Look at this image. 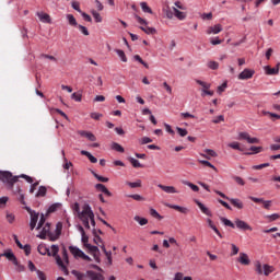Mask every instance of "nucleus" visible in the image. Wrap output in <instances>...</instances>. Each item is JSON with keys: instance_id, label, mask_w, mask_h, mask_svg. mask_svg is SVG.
<instances>
[{"instance_id": "obj_62", "label": "nucleus", "mask_w": 280, "mask_h": 280, "mask_svg": "<svg viewBox=\"0 0 280 280\" xmlns=\"http://www.w3.org/2000/svg\"><path fill=\"white\" fill-rule=\"evenodd\" d=\"M62 259H63V265L69 264V254L67 253V248L62 249Z\"/></svg>"}, {"instance_id": "obj_53", "label": "nucleus", "mask_w": 280, "mask_h": 280, "mask_svg": "<svg viewBox=\"0 0 280 280\" xmlns=\"http://www.w3.org/2000/svg\"><path fill=\"white\" fill-rule=\"evenodd\" d=\"M184 185H186L187 187H190L192 191H200V188L196 186V184H191L190 182H184Z\"/></svg>"}, {"instance_id": "obj_14", "label": "nucleus", "mask_w": 280, "mask_h": 280, "mask_svg": "<svg viewBox=\"0 0 280 280\" xmlns=\"http://www.w3.org/2000/svg\"><path fill=\"white\" fill-rule=\"evenodd\" d=\"M165 207H168V209H175V211H178L179 213H189V209L187 207H182L178 205H171V203H165Z\"/></svg>"}, {"instance_id": "obj_34", "label": "nucleus", "mask_w": 280, "mask_h": 280, "mask_svg": "<svg viewBox=\"0 0 280 280\" xmlns=\"http://www.w3.org/2000/svg\"><path fill=\"white\" fill-rule=\"evenodd\" d=\"M37 250L39 255H51V252H49V248H46L45 245H38Z\"/></svg>"}, {"instance_id": "obj_55", "label": "nucleus", "mask_w": 280, "mask_h": 280, "mask_svg": "<svg viewBox=\"0 0 280 280\" xmlns=\"http://www.w3.org/2000/svg\"><path fill=\"white\" fill-rule=\"evenodd\" d=\"M94 178L98 179L100 183H108V178L107 177H103V176H100L97 173L95 172H92Z\"/></svg>"}, {"instance_id": "obj_26", "label": "nucleus", "mask_w": 280, "mask_h": 280, "mask_svg": "<svg viewBox=\"0 0 280 280\" xmlns=\"http://www.w3.org/2000/svg\"><path fill=\"white\" fill-rule=\"evenodd\" d=\"M66 19L69 25H71L72 27H78V20H75V16H73V14H67Z\"/></svg>"}, {"instance_id": "obj_23", "label": "nucleus", "mask_w": 280, "mask_h": 280, "mask_svg": "<svg viewBox=\"0 0 280 280\" xmlns=\"http://www.w3.org/2000/svg\"><path fill=\"white\" fill-rule=\"evenodd\" d=\"M228 200L236 209H244V202H242V200H240L238 198H229Z\"/></svg>"}, {"instance_id": "obj_50", "label": "nucleus", "mask_w": 280, "mask_h": 280, "mask_svg": "<svg viewBox=\"0 0 280 280\" xmlns=\"http://www.w3.org/2000/svg\"><path fill=\"white\" fill-rule=\"evenodd\" d=\"M129 161H130L132 167H143V165H141V162H139V160H137L135 158H129Z\"/></svg>"}, {"instance_id": "obj_52", "label": "nucleus", "mask_w": 280, "mask_h": 280, "mask_svg": "<svg viewBox=\"0 0 280 280\" xmlns=\"http://www.w3.org/2000/svg\"><path fill=\"white\" fill-rule=\"evenodd\" d=\"M279 218H280L279 213L266 215V219L269 220V222H275V221L279 220Z\"/></svg>"}, {"instance_id": "obj_4", "label": "nucleus", "mask_w": 280, "mask_h": 280, "mask_svg": "<svg viewBox=\"0 0 280 280\" xmlns=\"http://www.w3.org/2000/svg\"><path fill=\"white\" fill-rule=\"evenodd\" d=\"M255 270L257 275H264V277H270V275L275 272L276 268L272 265H269V264L261 265V261H256Z\"/></svg>"}, {"instance_id": "obj_51", "label": "nucleus", "mask_w": 280, "mask_h": 280, "mask_svg": "<svg viewBox=\"0 0 280 280\" xmlns=\"http://www.w3.org/2000/svg\"><path fill=\"white\" fill-rule=\"evenodd\" d=\"M78 30H79V32H81V34H83V36H89V28H86V26H83V25H79L78 24Z\"/></svg>"}, {"instance_id": "obj_21", "label": "nucleus", "mask_w": 280, "mask_h": 280, "mask_svg": "<svg viewBox=\"0 0 280 280\" xmlns=\"http://www.w3.org/2000/svg\"><path fill=\"white\" fill-rule=\"evenodd\" d=\"M101 248L106 256L108 266H113V252L106 250V246H104V244L101 245Z\"/></svg>"}, {"instance_id": "obj_57", "label": "nucleus", "mask_w": 280, "mask_h": 280, "mask_svg": "<svg viewBox=\"0 0 280 280\" xmlns=\"http://www.w3.org/2000/svg\"><path fill=\"white\" fill-rule=\"evenodd\" d=\"M231 248H232L231 257H235V255H237V253H240V247H237V245L232 243Z\"/></svg>"}, {"instance_id": "obj_58", "label": "nucleus", "mask_w": 280, "mask_h": 280, "mask_svg": "<svg viewBox=\"0 0 280 280\" xmlns=\"http://www.w3.org/2000/svg\"><path fill=\"white\" fill-rule=\"evenodd\" d=\"M174 5L176 8V10H187V5H185L183 2L180 1H176L174 2Z\"/></svg>"}, {"instance_id": "obj_1", "label": "nucleus", "mask_w": 280, "mask_h": 280, "mask_svg": "<svg viewBox=\"0 0 280 280\" xmlns=\"http://www.w3.org/2000/svg\"><path fill=\"white\" fill-rule=\"evenodd\" d=\"M73 211L78 213V218L79 220H81L85 229L90 230L91 226L95 229V213H93V209H91V206H89V203L83 205L80 210V203L75 202L73 205Z\"/></svg>"}, {"instance_id": "obj_63", "label": "nucleus", "mask_w": 280, "mask_h": 280, "mask_svg": "<svg viewBox=\"0 0 280 280\" xmlns=\"http://www.w3.org/2000/svg\"><path fill=\"white\" fill-rule=\"evenodd\" d=\"M203 152H205L206 154H208V156H210V159L218 156V153H215V151H213V150H211V149H206Z\"/></svg>"}, {"instance_id": "obj_56", "label": "nucleus", "mask_w": 280, "mask_h": 280, "mask_svg": "<svg viewBox=\"0 0 280 280\" xmlns=\"http://www.w3.org/2000/svg\"><path fill=\"white\" fill-rule=\"evenodd\" d=\"M228 145L229 148H232V150H238L240 152H242V147H240V142H231Z\"/></svg>"}, {"instance_id": "obj_36", "label": "nucleus", "mask_w": 280, "mask_h": 280, "mask_svg": "<svg viewBox=\"0 0 280 280\" xmlns=\"http://www.w3.org/2000/svg\"><path fill=\"white\" fill-rule=\"evenodd\" d=\"M47 195V188L45 186H40L38 191L36 192V198H43Z\"/></svg>"}, {"instance_id": "obj_10", "label": "nucleus", "mask_w": 280, "mask_h": 280, "mask_svg": "<svg viewBox=\"0 0 280 280\" xmlns=\"http://www.w3.org/2000/svg\"><path fill=\"white\" fill-rule=\"evenodd\" d=\"M235 226L241 231H253V228L248 223H246V221H243L241 219L235 220Z\"/></svg>"}, {"instance_id": "obj_13", "label": "nucleus", "mask_w": 280, "mask_h": 280, "mask_svg": "<svg viewBox=\"0 0 280 280\" xmlns=\"http://www.w3.org/2000/svg\"><path fill=\"white\" fill-rule=\"evenodd\" d=\"M279 66L280 63H277L275 68H270V66H265L264 71L266 75H278L279 74Z\"/></svg>"}, {"instance_id": "obj_25", "label": "nucleus", "mask_w": 280, "mask_h": 280, "mask_svg": "<svg viewBox=\"0 0 280 280\" xmlns=\"http://www.w3.org/2000/svg\"><path fill=\"white\" fill-rule=\"evenodd\" d=\"M261 114L269 117L271 119V121H277V120L280 119V115L276 114V113H271V112H268V110H262Z\"/></svg>"}, {"instance_id": "obj_46", "label": "nucleus", "mask_w": 280, "mask_h": 280, "mask_svg": "<svg viewBox=\"0 0 280 280\" xmlns=\"http://www.w3.org/2000/svg\"><path fill=\"white\" fill-rule=\"evenodd\" d=\"M128 198H132V200H137V202H143V200H145V197L141 196V195H128Z\"/></svg>"}, {"instance_id": "obj_60", "label": "nucleus", "mask_w": 280, "mask_h": 280, "mask_svg": "<svg viewBox=\"0 0 280 280\" xmlns=\"http://www.w3.org/2000/svg\"><path fill=\"white\" fill-rule=\"evenodd\" d=\"M176 130H177V135H179V137H187V135H188L187 129H183L180 127H176Z\"/></svg>"}, {"instance_id": "obj_61", "label": "nucleus", "mask_w": 280, "mask_h": 280, "mask_svg": "<svg viewBox=\"0 0 280 280\" xmlns=\"http://www.w3.org/2000/svg\"><path fill=\"white\" fill-rule=\"evenodd\" d=\"M71 5H72L73 10H75L77 12H79V14H81L82 9H80V2H78V1H72V2H71Z\"/></svg>"}, {"instance_id": "obj_37", "label": "nucleus", "mask_w": 280, "mask_h": 280, "mask_svg": "<svg viewBox=\"0 0 280 280\" xmlns=\"http://www.w3.org/2000/svg\"><path fill=\"white\" fill-rule=\"evenodd\" d=\"M46 220L47 219L45 218V214H40V219H39V222L36 228L37 231H40L47 224V223H45Z\"/></svg>"}, {"instance_id": "obj_41", "label": "nucleus", "mask_w": 280, "mask_h": 280, "mask_svg": "<svg viewBox=\"0 0 280 280\" xmlns=\"http://www.w3.org/2000/svg\"><path fill=\"white\" fill-rule=\"evenodd\" d=\"M133 60H136L137 62H140V65H143V67L145 69H150V66L148 65V62H145V61H143V59H141V56L135 55Z\"/></svg>"}, {"instance_id": "obj_7", "label": "nucleus", "mask_w": 280, "mask_h": 280, "mask_svg": "<svg viewBox=\"0 0 280 280\" xmlns=\"http://www.w3.org/2000/svg\"><path fill=\"white\" fill-rule=\"evenodd\" d=\"M238 141H247V143H259V138L250 137V133L242 131L238 133Z\"/></svg>"}, {"instance_id": "obj_28", "label": "nucleus", "mask_w": 280, "mask_h": 280, "mask_svg": "<svg viewBox=\"0 0 280 280\" xmlns=\"http://www.w3.org/2000/svg\"><path fill=\"white\" fill-rule=\"evenodd\" d=\"M195 82H196V84H199L200 88H202L201 91H205L207 89H211V83H207V82H205L202 80H199V79H196Z\"/></svg>"}, {"instance_id": "obj_44", "label": "nucleus", "mask_w": 280, "mask_h": 280, "mask_svg": "<svg viewBox=\"0 0 280 280\" xmlns=\"http://www.w3.org/2000/svg\"><path fill=\"white\" fill-rule=\"evenodd\" d=\"M173 280H192V279L189 276L184 277L183 272H177L175 273V277Z\"/></svg>"}, {"instance_id": "obj_64", "label": "nucleus", "mask_w": 280, "mask_h": 280, "mask_svg": "<svg viewBox=\"0 0 280 280\" xmlns=\"http://www.w3.org/2000/svg\"><path fill=\"white\" fill-rule=\"evenodd\" d=\"M36 275L39 280H47V276H45V272H43L40 270H36Z\"/></svg>"}, {"instance_id": "obj_24", "label": "nucleus", "mask_w": 280, "mask_h": 280, "mask_svg": "<svg viewBox=\"0 0 280 280\" xmlns=\"http://www.w3.org/2000/svg\"><path fill=\"white\" fill-rule=\"evenodd\" d=\"M79 135L81 137L88 138L89 141H97V137H95V135H93V132L81 130V131H79Z\"/></svg>"}, {"instance_id": "obj_8", "label": "nucleus", "mask_w": 280, "mask_h": 280, "mask_svg": "<svg viewBox=\"0 0 280 280\" xmlns=\"http://www.w3.org/2000/svg\"><path fill=\"white\" fill-rule=\"evenodd\" d=\"M85 248H88L90 255H93L96 264H100V261H102V259L100 258V247L98 246L90 244V245H86Z\"/></svg>"}, {"instance_id": "obj_27", "label": "nucleus", "mask_w": 280, "mask_h": 280, "mask_svg": "<svg viewBox=\"0 0 280 280\" xmlns=\"http://www.w3.org/2000/svg\"><path fill=\"white\" fill-rule=\"evenodd\" d=\"M207 223H208V226H210V229H212V231H214V233L219 237H222V233H220V230H218V228L215 226V224H213V221L211 219H207Z\"/></svg>"}, {"instance_id": "obj_29", "label": "nucleus", "mask_w": 280, "mask_h": 280, "mask_svg": "<svg viewBox=\"0 0 280 280\" xmlns=\"http://www.w3.org/2000/svg\"><path fill=\"white\" fill-rule=\"evenodd\" d=\"M81 154L83 156H86L89 161H91L92 163H97V158H94L93 154H91V152L82 150Z\"/></svg>"}, {"instance_id": "obj_48", "label": "nucleus", "mask_w": 280, "mask_h": 280, "mask_svg": "<svg viewBox=\"0 0 280 280\" xmlns=\"http://www.w3.org/2000/svg\"><path fill=\"white\" fill-rule=\"evenodd\" d=\"M60 207H62L61 203H54L48 208V213H54L56 211H58V209H60Z\"/></svg>"}, {"instance_id": "obj_33", "label": "nucleus", "mask_w": 280, "mask_h": 280, "mask_svg": "<svg viewBox=\"0 0 280 280\" xmlns=\"http://www.w3.org/2000/svg\"><path fill=\"white\" fill-rule=\"evenodd\" d=\"M135 222H138V224H140V226H145V224H148V219L143 218V217H139L136 215L133 218Z\"/></svg>"}, {"instance_id": "obj_5", "label": "nucleus", "mask_w": 280, "mask_h": 280, "mask_svg": "<svg viewBox=\"0 0 280 280\" xmlns=\"http://www.w3.org/2000/svg\"><path fill=\"white\" fill-rule=\"evenodd\" d=\"M59 250H60V247H58V245H51L50 255H52V257H55L56 264H57V266H59V268H61L62 272L66 276H68L69 275V269H67V265H65V262L62 261V258L60 257V255H58Z\"/></svg>"}, {"instance_id": "obj_31", "label": "nucleus", "mask_w": 280, "mask_h": 280, "mask_svg": "<svg viewBox=\"0 0 280 280\" xmlns=\"http://www.w3.org/2000/svg\"><path fill=\"white\" fill-rule=\"evenodd\" d=\"M142 12L147 14H153L152 9L148 5V2H140Z\"/></svg>"}, {"instance_id": "obj_16", "label": "nucleus", "mask_w": 280, "mask_h": 280, "mask_svg": "<svg viewBox=\"0 0 280 280\" xmlns=\"http://www.w3.org/2000/svg\"><path fill=\"white\" fill-rule=\"evenodd\" d=\"M85 275L90 280H104V276L102 273H97L93 270L86 271Z\"/></svg>"}, {"instance_id": "obj_19", "label": "nucleus", "mask_w": 280, "mask_h": 280, "mask_svg": "<svg viewBox=\"0 0 280 280\" xmlns=\"http://www.w3.org/2000/svg\"><path fill=\"white\" fill-rule=\"evenodd\" d=\"M158 187L165 191V194H178V190L174 186H165L163 184H159Z\"/></svg>"}, {"instance_id": "obj_54", "label": "nucleus", "mask_w": 280, "mask_h": 280, "mask_svg": "<svg viewBox=\"0 0 280 280\" xmlns=\"http://www.w3.org/2000/svg\"><path fill=\"white\" fill-rule=\"evenodd\" d=\"M148 143H152V139H151V138H149V137H143V138L139 139V144H140V145H145V144H148Z\"/></svg>"}, {"instance_id": "obj_3", "label": "nucleus", "mask_w": 280, "mask_h": 280, "mask_svg": "<svg viewBox=\"0 0 280 280\" xmlns=\"http://www.w3.org/2000/svg\"><path fill=\"white\" fill-rule=\"evenodd\" d=\"M0 180L8 187V189H12L15 183H19V176L12 175L9 171H1L0 172Z\"/></svg>"}, {"instance_id": "obj_2", "label": "nucleus", "mask_w": 280, "mask_h": 280, "mask_svg": "<svg viewBox=\"0 0 280 280\" xmlns=\"http://www.w3.org/2000/svg\"><path fill=\"white\" fill-rule=\"evenodd\" d=\"M60 235H62V222H58L56 224V229L54 232H51V224L46 223L40 230L39 234H37V237L39 240H48L50 242H57V240H60Z\"/></svg>"}, {"instance_id": "obj_43", "label": "nucleus", "mask_w": 280, "mask_h": 280, "mask_svg": "<svg viewBox=\"0 0 280 280\" xmlns=\"http://www.w3.org/2000/svg\"><path fill=\"white\" fill-rule=\"evenodd\" d=\"M112 150H115L116 152H120V153L125 152L124 147H121V144L117 142L112 143Z\"/></svg>"}, {"instance_id": "obj_45", "label": "nucleus", "mask_w": 280, "mask_h": 280, "mask_svg": "<svg viewBox=\"0 0 280 280\" xmlns=\"http://www.w3.org/2000/svg\"><path fill=\"white\" fill-rule=\"evenodd\" d=\"M71 272L78 280H85L84 278L86 277V273H82L78 270H72Z\"/></svg>"}, {"instance_id": "obj_15", "label": "nucleus", "mask_w": 280, "mask_h": 280, "mask_svg": "<svg viewBox=\"0 0 280 280\" xmlns=\"http://www.w3.org/2000/svg\"><path fill=\"white\" fill-rule=\"evenodd\" d=\"M237 261H238V264H242V266L250 265V258H248V254H246V253H240Z\"/></svg>"}, {"instance_id": "obj_12", "label": "nucleus", "mask_w": 280, "mask_h": 280, "mask_svg": "<svg viewBox=\"0 0 280 280\" xmlns=\"http://www.w3.org/2000/svg\"><path fill=\"white\" fill-rule=\"evenodd\" d=\"M197 207L200 209L201 213H203V215H208V218H213V212H211V210L209 208H207V206H205V203L196 200L195 201Z\"/></svg>"}, {"instance_id": "obj_17", "label": "nucleus", "mask_w": 280, "mask_h": 280, "mask_svg": "<svg viewBox=\"0 0 280 280\" xmlns=\"http://www.w3.org/2000/svg\"><path fill=\"white\" fill-rule=\"evenodd\" d=\"M24 209H26L27 213H30V215H31V221L30 222L37 224L39 214L36 211L32 210V208H30L27 206L24 207Z\"/></svg>"}, {"instance_id": "obj_9", "label": "nucleus", "mask_w": 280, "mask_h": 280, "mask_svg": "<svg viewBox=\"0 0 280 280\" xmlns=\"http://www.w3.org/2000/svg\"><path fill=\"white\" fill-rule=\"evenodd\" d=\"M255 75V70L245 68L240 74L238 80H250Z\"/></svg>"}, {"instance_id": "obj_6", "label": "nucleus", "mask_w": 280, "mask_h": 280, "mask_svg": "<svg viewBox=\"0 0 280 280\" xmlns=\"http://www.w3.org/2000/svg\"><path fill=\"white\" fill-rule=\"evenodd\" d=\"M69 250L71 255H73L74 259H83L84 261H92L91 257L84 254V252H82V249H80L77 246H69Z\"/></svg>"}, {"instance_id": "obj_47", "label": "nucleus", "mask_w": 280, "mask_h": 280, "mask_svg": "<svg viewBox=\"0 0 280 280\" xmlns=\"http://www.w3.org/2000/svg\"><path fill=\"white\" fill-rule=\"evenodd\" d=\"M221 222L225 225V226H230L231 229H235V223H232L231 220L226 219V218H221Z\"/></svg>"}, {"instance_id": "obj_11", "label": "nucleus", "mask_w": 280, "mask_h": 280, "mask_svg": "<svg viewBox=\"0 0 280 280\" xmlns=\"http://www.w3.org/2000/svg\"><path fill=\"white\" fill-rule=\"evenodd\" d=\"M0 257H7L9 261H12L14 266H19V260H16V256H14V253L11 252V249L5 250L0 255Z\"/></svg>"}, {"instance_id": "obj_35", "label": "nucleus", "mask_w": 280, "mask_h": 280, "mask_svg": "<svg viewBox=\"0 0 280 280\" xmlns=\"http://www.w3.org/2000/svg\"><path fill=\"white\" fill-rule=\"evenodd\" d=\"M115 52L117 54V56L120 58L122 62H128V57H126V52H124V50L115 49Z\"/></svg>"}, {"instance_id": "obj_42", "label": "nucleus", "mask_w": 280, "mask_h": 280, "mask_svg": "<svg viewBox=\"0 0 280 280\" xmlns=\"http://www.w3.org/2000/svg\"><path fill=\"white\" fill-rule=\"evenodd\" d=\"M91 14L96 23H102V15L97 11L92 10Z\"/></svg>"}, {"instance_id": "obj_38", "label": "nucleus", "mask_w": 280, "mask_h": 280, "mask_svg": "<svg viewBox=\"0 0 280 280\" xmlns=\"http://www.w3.org/2000/svg\"><path fill=\"white\" fill-rule=\"evenodd\" d=\"M199 163L201 165H205L206 167H210L211 170H213L214 172H218V168L211 164V162L207 161V160H199Z\"/></svg>"}, {"instance_id": "obj_49", "label": "nucleus", "mask_w": 280, "mask_h": 280, "mask_svg": "<svg viewBox=\"0 0 280 280\" xmlns=\"http://www.w3.org/2000/svg\"><path fill=\"white\" fill-rule=\"evenodd\" d=\"M150 215H152V218H156L158 220H163V217L159 214V211H156V209L151 208L150 209Z\"/></svg>"}, {"instance_id": "obj_32", "label": "nucleus", "mask_w": 280, "mask_h": 280, "mask_svg": "<svg viewBox=\"0 0 280 280\" xmlns=\"http://www.w3.org/2000/svg\"><path fill=\"white\" fill-rule=\"evenodd\" d=\"M126 185H128V187H130V189H137V188L141 187V179H138L136 182H126Z\"/></svg>"}, {"instance_id": "obj_59", "label": "nucleus", "mask_w": 280, "mask_h": 280, "mask_svg": "<svg viewBox=\"0 0 280 280\" xmlns=\"http://www.w3.org/2000/svg\"><path fill=\"white\" fill-rule=\"evenodd\" d=\"M71 100H74V102H82V94L81 93H72Z\"/></svg>"}, {"instance_id": "obj_20", "label": "nucleus", "mask_w": 280, "mask_h": 280, "mask_svg": "<svg viewBox=\"0 0 280 280\" xmlns=\"http://www.w3.org/2000/svg\"><path fill=\"white\" fill-rule=\"evenodd\" d=\"M220 32H222L221 24H215L214 26H209L208 30L206 31V34H220Z\"/></svg>"}, {"instance_id": "obj_18", "label": "nucleus", "mask_w": 280, "mask_h": 280, "mask_svg": "<svg viewBox=\"0 0 280 280\" xmlns=\"http://www.w3.org/2000/svg\"><path fill=\"white\" fill-rule=\"evenodd\" d=\"M173 12L175 19H178V21H185V19H187V12L176 9V7H173Z\"/></svg>"}, {"instance_id": "obj_40", "label": "nucleus", "mask_w": 280, "mask_h": 280, "mask_svg": "<svg viewBox=\"0 0 280 280\" xmlns=\"http://www.w3.org/2000/svg\"><path fill=\"white\" fill-rule=\"evenodd\" d=\"M140 30H142V32L144 34H156V28H154V27H150V26L143 27V26H141Z\"/></svg>"}, {"instance_id": "obj_39", "label": "nucleus", "mask_w": 280, "mask_h": 280, "mask_svg": "<svg viewBox=\"0 0 280 280\" xmlns=\"http://www.w3.org/2000/svg\"><path fill=\"white\" fill-rule=\"evenodd\" d=\"M264 148L262 147H250L249 151L246 154H259V152H262Z\"/></svg>"}, {"instance_id": "obj_30", "label": "nucleus", "mask_w": 280, "mask_h": 280, "mask_svg": "<svg viewBox=\"0 0 280 280\" xmlns=\"http://www.w3.org/2000/svg\"><path fill=\"white\" fill-rule=\"evenodd\" d=\"M207 67L212 71H218V69H220V63L218 61H208Z\"/></svg>"}, {"instance_id": "obj_22", "label": "nucleus", "mask_w": 280, "mask_h": 280, "mask_svg": "<svg viewBox=\"0 0 280 280\" xmlns=\"http://www.w3.org/2000/svg\"><path fill=\"white\" fill-rule=\"evenodd\" d=\"M36 15L42 23H51V16H49V14L44 12H37Z\"/></svg>"}]
</instances>
